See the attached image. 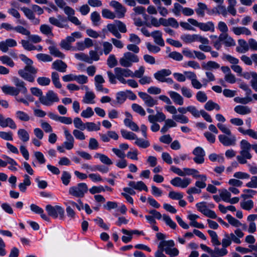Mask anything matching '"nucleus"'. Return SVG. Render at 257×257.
Segmentation results:
<instances>
[{"instance_id":"f257e3e1","label":"nucleus","mask_w":257,"mask_h":257,"mask_svg":"<svg viewBox=\"0 0 257 257\" xmlns=\"http://www.w3.org/2000/svg\"><path fill=\"white\" fill-rule=\"evenodd\" d=\"M19 57L26 65L24 69L19 70L18 72V74L24 80L30 82H33L35 81L38 69L32 65L33 63V61L26 55L20 54Z\"/></svg>"},{"instance_id":"f03ea898","label":"nucleus","mask_w":257,"mask_h":257,"mask_svg":"<svg viewBox=\"0 0 257 257\" xmlns=\"http://www.w3.org/2000/svg\"><path fill=\"white\" fill-rule=\"evenodd\" d=\"M19 57L26 65L24 69L19 70L18 72V74L24 80L30 82H33L35 81L38 69L32 65L33 63V61L26 55L20 54Z\"/></svg>"},{"instance_id":"7ed1b4c3","label":"nucleus","mask_w":257,"mask_h":257,"mask_svg":"<svg viewBox=\"0 0 257 257\" xmlns=\"http://www.w3.org/2000/svg\"><path fill=\"white\" fill-rule=\"evenodd\" d=\"M13 82L15 87L9 85H4L2 87V90L6 94L17 96L21 92L26 94L28 92L27 88L26 87L25 82L17 77L13 78Z\"/></svg>"},{"instance_id":"20e7f679","label":"nucleus","mask_w":257,"mask_h":257,"mask_svg":"<svg viewBox=\"0 0 257 257\" xmlns=\"http://www.w3.org/2000/svg\"><path fill=\"white\" fill-rule=\"evenodd\" d=\"M175 242L173 240L161 241L158 245V249L155 253V257H166L163 253L165 251L168 255H178L179 251L177 248L174 247Z\"/></svg>"},{"instance_id":"39448f33","label":"nucleus","mask_w":257,"mask_h":257,"mask_svg":"<svg viewBox=\"0 0 257 257\" xmlns=\"http://www.w3.org/2000/svg\"><path fill=\"white\" fill-rule=\"evenodd\" d=\"M88 190L87 185L85 183H80L69 189V194L77 198H83Z\"/></svg>"},{"instance_id":"423d86ee","label":"nucleus","mask_w":257,"mask_h":257,"mask_svg":"<svg viewBox=\"0 0 257 257\" xmlns=\"http://www.w3.org/2000/svg\"><path fill=\"white\" fill-rule=\"evenodd\" d=\"M46 210L48 215L54 218L59 217L61 220H64L65 218L64 209L59 205H47L46 206Z\"/></svg>"},{"instance_id":"0eeeda50","label":"nucleus","mask_w":257,"mask_h":257,"mask_svg":"<svg viewBox=\"0 0 257 257\" xmlns=\"http://www.w3.org/2000/svg\"><path fill=\"white\" fill-rule=\"evenodd\" d=\"M139 61V58L138 56L130 52L124 53L119 61L120 65L125 68L130 67L133 63Z\"/></svg>"},{"instance_id":"6e6552de","label":"nucleus","mask_w":257,"mask_h":257,"mask_svg":"<svg viewBox=\"0 0 257 257\" xmlns=\"http://www.w3.org/2000/svg\"><path fill=\"white\" fill-rule=\"evenodd\" d=\"M40 102L46 106H51L54 103L59 101V98L57 94L53 90H49L45 96H43L39 98Z\"/></svg>"},{"instance_id":"1a4fd4ad","label":"nucleus","mask_w":257,"mask_h":257,"mask_svg":"<svg viewBox=\"0 0 257 257\" xmlns=\"http://www.w3.org/2000/svg\"><path fill=\"white\" fill-rule=\"evenodd\" d=\"M180 38L185 43L198 41L203 44L208 45L209 44V40L207 38L197 34H183L181 36Z\"/></svg>"},{"instance_id":"9d476101","label":"nucleus","mask_w":257,"mask_h":257,"mask_svg":"<svg viewBox=\"0 0 257 257\" xmlns=\"http://www.w3.org/2000/svg\"><path fill=\"white\" fill-rule=\"evenodd\" d=\"M2 29L7 31H14L23 35H29L30 34V31L29 30L20 25L14 27L11 24L3 23L0 25V29Z\"/></svg>"},{"instance_id":"9b49d317","label":"nucleus","mask_w":257,"mask_h":257,"mask_svg":"<svg viewBox=\"0 0 257 257\" xmlns=\"http://www.w3.org/2000/svg\"><path fill=\"white\" fill-rule=\"evenodd\" d=\"M188 21L192 25L198 27L201 30L205 32L210 31L213 32L215 30L214 24L212 22H208L206 23H199L193 19H189Z\"/></svg>"},{"instance_id":"f8f14e48","label":"nucleus","mask_w":257,"mask_h":257,"mask_svg":"<svg viewBox=\"0 0 257 257\" xmlns=\"http://www.w3.org/2000/svg\"><path fill=\"white\" fill-rule=\"evenodd\" d=\"M114 71L116 79L121 83L125 82V79L124 77H132L133 75V71L127 68L116 67Z\"/></svg>"},{"instance_id":"ddd939ff","label":"nucleus","mask_w":257,"mask_h":257,"mask_svg":"<svg viewBox=\"0 0 257 257\" xmlns=\"http://www.w3.org/2000/svg\"><path fill=\"white\" fill-rule=\"evenodd\" d=\"M109 5L114 9L116 17L120 19L124 17L126 9L121 4L117 1H112Z\"/></svg>"},{"instance_id":"4468645a","label":"nucleus","mask_w":257,"mask_h":257,"mask_svg":"<svg viewBox=\"0 0 257 257\" xmlns=\"http://www.w3.org/2000/svg\"><path fill=\"white\" fill-rule=\"evenodd\" d=\"M57 18L58 19L55 18V17H50L49 19V22L52 25L58 28H68L69 26L68 24H66L67 21L66 18L60 15L57 16Z\"/></svg>"},{"instance_id":"2eb2a0df","label":"nucleus","mask_w":257,"mask_h":257,"mask_svg":"<svg viewBox=\"0 0 257 257\" xmlns=\"http://www.w3.org/2000/svg\"><path fill=\"white\" fill-rule=\"evenodd\" d=\"M191 182V180L189 178H184L182 179L180 177H176L172 179L170 181L171 184L177 187L182 188H186Z\"/></svg>"},{"instance_id":"dca6fc26","label":"nucleus","mask_w":257,"mask_h":257,"mask_svg":"<svg viewBox=\"0 0 257 257\" xmlns=\"http://www.w3.org/2000/svg\"><path fill=\"white\" fill-rule=\"evenodd\" d=\"M138 95L147 107H151L158 104V100L146 92H139Z\"/></svg>"},{"instance_id":"f3484780","label":"nucleus","mask_w":257,"mask_h":257,"mask_svg":"<svg viewBox=\"0 0 257 257\" xmlns=\"http://www.w3.org/2000/svg\"><path fill=\"white\" fill-rule=\"evenodd\" d=\"M192 153L195 156L193 160L196 164H201L204 162L205 152L201 147H197L195 148Z\"/></svg>"},{"instance_id":"a211bd4d","label":"nucleus","mask_w":257,"mask_h":257,"mask_svg":"<svg viewBox=\"0 0 257 257\" xmlns=\"http://www.w3.org/2000/svg\"><path fill=\"white\" fill-rule=\"evenodd\" d=\"M220 142L225 146H234L235 145L236 138L234 136H226L224 135L218 136Z\"/></svg>"},{"instance_id":"6ab92c4d","label":"nucleus","mask_w":257,"mask_h":257,"mask_svg":"<svg viewBox=\"0 0 257 257\" xmlns=\"http://www.w3.org/2000/svg\"><path fill=\"white\" fill-rule=\"evenodd\" d=\"M0 126L3 127H9L12 129H16L17 125L14 121L10 117L5 118L0 113Z\"/></svg>"},{"instance_id":"aec40b11","label":"nucleus","mask_w":257,"mask_h":257,"mask_svg":"<svg viewBox=\"0 0 257 257\" xmlns=\"http://www.w3.org/2000/svg\"><path fill=\"white\" fill-rule=\"evenodd\" d=\"M220 41L222 42L225 47H232L235 45V42L234 39L229 36L227 33H221L218 37Z\"/></svg>"},{"instance_id":"412c9836","label":"nucleus","mask_w":257,"mask_h":257,"mask_svg":"<svg viewBox=\"0 0 257 257\" xmlns=\"http://www.w3.org/2000/svg\"><path fill=\"white\" fill-rule=\"evenodd\" d=\"M17 43L16 41L13 39H7L5 41L1 42V50L4 53H6L9 50V47H15L17 46Z\"/></svg>"},{"instance_id":"4be33fe9","label":"nucleus","mask_w":257,"mask_h":257,"mask_svg":"<svg viewBox=\"0 0 257 257\" xmlns=\"http://www.w3.org/2000/svg\"><path fill=\"white\" fill-rule=\"evenodd\" d=\"M48 116L51 119L60 121L64 124H70L72 123V119L70 117L59 116L53 112H49Z\"/></svg>"},{"instance_id":"5701e85b","label":"nucleus","mask_w":257,"mask_h":257,"mask_svg":"<svg viewBox=\"0 0 257 257\" xmlns=\"http://www.w3.org/2000/svg\"><path fill=\"white\" fill-rule=\"evenodd\" d=\"M67 68V64L61 60H56L52 64V68L60 72H65Z\"/></svg>"},{"instance_id":"b1692460","label":"nucleus","mask_w":257,"mask_h":257,"mask_svg":"<svg viewBox=\"0 0 257 257\" xmlns=\"http://www.w3.org/2000/svg\"><path fill=\"white\" fill-rule=\"evenodd\" d=\"M151 36L153 38L155 43L161 47L165 46V42L162 38V33L159 30L152 32Z\"/></svg>"},{"instance_id":"393cba45","label":"nucleus","mask_w":257,"mask_h":257,"mask_svg":"<svg viewBox=\"0 0 257 257\" xmlns=\"http://www.w3.org/2000/svg\"><path fill=\"white\" fill-rule=\"evenodd\" d=\"M171 74V71L169 69H162L154 74V77L158 81L164 82L165 77Z\"/></svg>"},{"instance_id":"a878e982","label":"nucleus","mask_w":257,"mask_h":257,"mask_svg":"<svg viewBox=\"0 0 257 257\" xmlns=\"http://www.w3.org/2000/svg\"><path fill=\"white\" fill-rule=\"evenodd\" d=\"M166 115L162 112H157L156 114H150L148 116V120L150 122H162L165 120Z\"/></svg>"},{"instance_id":"bb28decb","label":"nucleus","mask_w":257,"mask_h":257,"mask_svg":"<svg viewBox=\"0 0 257 257\" xmlns=\"http://www.w3.org/2000/svg\"><path fill=\"white\" fill-rule=\"evenodd\" d=\"M162 25L165 27L171 26L174 28L179 27V24L177 20L174 18H169L168 19L161 18Z\"/></svg>"},{"instance_id":"cd10ccee","label":"nucleus","mask_w":257,"mask_h":257,"mask_svg":"<svg viewBox=\"0 0 257 257\" xmlns=\"http://www.w3.org/2000/svg\"><path fill=\"white\" fill-rule=\"evenodd\" d=\"M30 209L35 213L40 214L41 218L44 220L47 221H50V218L45 214L44 213L43 209L38 205L35 204H32L30 205Z\"/></svg>"},{"instance_id":"c85d7f7f","label":"nucleus","mask_w":257,"mask_h":257,"mask_svg":"<svg viewBox=\"0 0 257 257\" xmlns=\"http://www.w3.org/2000/svg\"><path fill=\"white\" fill-rule=\"evenodd\" d=\"M233 33L237 36L240 35H245L250 36L251 34L250 31L247 28L244 27H234L232 28Z\"/></svg>"},{"instance_id":"c756f323","label":"nucleus","mask_w":257,"mask_h":257,"mask_svg":"<svg viewBox=\"0 0 257 257\" xmlns=\"http://www.w3.org/2000/svg\"><path fill=\"white\" fill-rule=\"evenodd\" d=\"M169 95L174 102L179 105H182L184 103V99L182 96L178 93L175 91H169Z\"/></svg>"},{"instance_id":"7c9ffc66","label":"nucleus","mask_w":257,"mask_h":257,"mask_svg":"<svg viewBox=\"0 0 257 257\" xmlns=\"http://www.w3.org/2000/svg\"><path fill=\"white\" fill-rule=\"evenodd\" d=\"M239 46L236 47V51L239 53H245L249 50V45L247 42L243 39L238 40Z\"/></svg>"},{"instance_id":"2f4dec72","label":"nucleus","mask_w":257,"mask_h":257,"mask_svg":"<svg viewBox=\"0 0 257 257\" xmlns=\"http://www.w3.org/2000/svg\"><path fill=\"white\" fill-rule=\"evenodd\" d=\"M128 185L133 188L139 191H142L143 190L147 192L148 191L147 186L143 181H141L137 182L131 181L129 182Z\"/></svg>"},{"instance_id":"473e14b6","label":"nucleus","mask_w":257,"mask_h":257,"mask_svg":"<svg viewBox=\"0 0 257 257\" xmlns=\"http://www.w3.org/2000/svg\"><path fill=\"white\" fill-rule=\"evenodd\" d=\"M224 1L222 3H217L218 5L212 10L213 13L217 15H222L224 17L227 16V10L225 6L223 5Z\"/></svg>"},{"instance_id":"72a5a7b5","label":"nucleus","mask_w":257,"mask_h":257,"mask_svg":"<svg viewBox=\"0 0 257 257\" xmlns=\"http://www.w3.org/2000/svg\"><path fill=\"white\" fill-rule=\"evenodd\" d=\"M85 88L86 90V92L84 97H83V102L87 104L93 103L94 102L93 101V100L95 97L94 93L92 91H89V88L87 86H85Z\"/></svg>"},{"instance_id":"f704fd0d","label":"nucleus","mask_w":257,"mask_h":257,"mask_svg":"<svg viewBox=\"0 0 257 257\" xmlns=\"http://www.w3.org/2000/svg\"><path fill=\"white\" fill-rule=\"evenodd\" d=\"M195 178L200 179L201 181H197L195 182V186L198 188V189H203L206 187V184L205 181L207 180V177L205 175H198V176H195Z\"/></svg>"},{"instance_id":"c9c22d12","label":"nucleus","mask_w":257,"mask_h":257,"mask_svg":"<svg viewBox=\"0 0 257 257\" xmlns=\"http://www.w3.org/2000/svg\"><path fill=\"white\" fill-rule=\"evenodd\" d=\"M49 52L51 55L54 57L63 59L65 58V55L62 53L56 46V45H51L48 47Z\"/></svg>"},{"instance_id":"e433bc0d","label":"nucleus","mask_w":257,"mask_h":257,"mask_svg":"<svg viewBox=\"0 0 257 257\" xmlns=\"http://www.w3.org/2000/svg\"><path fill=\"white\" fill-rule=\"evenodd\" d=\"M220 67L219 64L216 62L209 61L207 63L203 62L202 64V68L205 70H210L212 69H217Z\"/></svg>"},{"instance_id":"4c0bfd02","label":"nucleus","mask_w":257,"mask_h":257,"mask_svg":"<svg viewBox=\"0 0 257 257\" xmlns=\"http://www.w3.org/2000/svg\"><path fill=\"white\" fill-rule=\"evenodd\" d=\"M234 110L235 112L241 115L247 114L251 112L250 109L247 106L244 105H237Z\"/></svg>"},{"instance_id":"58836bf2","label":"nucleus","mask_w":257,"mask_h":257,"mask_svg":"<svg viewBox=\"0 0 257 257\" xmlns=\"http://www.w3.org/2000/svg\"><path fill=\"white\" fill-rule=\"evenodd\" d=\"M94 158H99L101 163L107 165H110L113 164L112 161L107 156L102 154L96 153Z\"/></svg>"},{"instance_id":"ea45409f","label":"nucleus","mask_w":257,"mask_h":257,"mask_svg":"<svg viewBox=\"0 0 257 257\" xmlns=\"http://www.w3.org/2000/svg\"><path fill=\"white\" fill-rule=\"evenodd\" d=\"M51 78L55 87L57 88H61L62 84L60 82L59 74L55 71L52 72Z\"/></svg>"},{"instance_id":"a19ab883","label":"nucleus","mask_w":257,"mask_h":257,"mask_svg":"<svg viewBox=\"0 0 257 257\" xmlns=\"http://www.w3.org/2000/svg\"><path fill=\"white\" fill-rule=\"evenodd\" d=\"M204 108L208 111H211L214 109L216 110H219L220 109V106L217 103L214 102L212 100L208 101L204 105Z\"/></svg>"},{"instance_id":"79ce46f5","label":"nucleus","mask_w":257,"mask_h":257,"mask_svg":"<svg viewBox=\"0 0 257 257\" xmlns=\"http://www.w3.org/2000/svg\"><path fill=\"white\" fill-rule=\"evenodd\" d=\"M198 8L195 9L197 15L201 17H203L205 15V11L207 9V6L203 3H198Z\"/></svg>"},{"instance_id":"37998d69","label":"nucleus","mask_w":257,"mask_h":257,"mask_svg":"<svg viewBox=\"0 0 257 257\" xmlns=\"http://www.w3.org/2000/svg\"><path fill=\"white\" fill-rule=\"evenodd\" d=\"M18 135L20 139L24 142H27L29 140V133L25 129H19L18 131Z\"/></svg>"},{"instance_id":"c03bdc74","label":"nucleus","mask_w":257,"mask_h":257,"mask_svg":"<svg viewBox=\"0 0 257 257\" xmlns=\"http://www.w3.org/2000/svg\"><path fill=\"white\" fill-rule=\"evenodd\" d=\"M207 232L211 238V242L213 245L218 246L221 244L216 232L211 230H208Z\"/></svg>"},{"instance_id":"a18cd8bd","label":"nucleus","mask_w":257,"mask_h":257,"mask_svg":"<svg viewBox=\"0 0 257 257\" xmlns=\"http://www.w3.org/2000/svg\"><path fill=\"white\" fill-rule=\"evenodd\" d=\"M207 232L211 238V242L213 245L218 246L221 244L216 232L211 230H208Z\"/></svg>"},{"instance_id":"49530a36","label":"nucleus","mask_w":257,"mask_h":257,"mask_svg":"<svg viewBox=\"0 0 257 257\" xmlns=\"http://www.w3.org/2000/svg\"><path fill=\"white\" fill-rule=\"evenodd\" d=\"M82 37V34L79 32H75L72 33L70 36H68L65 39L68 42L71 44L76 41V39L81 38Z\"/></svg>"},{"instance_id":"de8ad7c7","label":"nucleus","mask_w":257,"mask_h":257,"mask_svg":"<svg viewBox=\"0 0 257 257\" xmlns=\"http://www.w3.org/2000/svg\"><path fill=\"white\" fill-rule=\"evenodd\" d=\"M163 220L165 222V223L172 229H175L176 228V223L172 220L169 216L166 214H163Z\"/></svg>"},{"instance_id":"09e8293b","label":"nucleus","mask_w":257,"mask_h":257,"mask_svg":"<svg viewBox=\"0 0 257 257\" xmlns=\"http://www.w3.org/2000/svg\"><path fill=\"white\" fill-rule=\"evenodd\" d=\"M120 133L122 137L125 139L133 140L137 139V135L133 132L121 130Z\"/></svg>"},{"instance_id":"8fccbe9b","label":"nucleus","mask_w":257,"mask_h":257,"mask_svg":"<svg viewBox=\"0 0 257 257\" xmlns=\"http://www.w3.org/2000/svg\"><path fill=\"white\" fill-rule=\"evenodd\" d=\"M0 61L3 64H6L11 67H13L15 66L13 60L7 55L0 56Z\"/></svg>"},{"instance_id":"3c124183","label":"nucleus","mask_w":257,"mask_h":257,"mask_svg":"<svg viewBox=\"0 0 257 257\" xmlns=\"http://www.w3.org/2000/svg\"><path fill=\"white\" fill-rule=\"evenodd\" d=\"M71 178V175L70 173L65 171L62 172L61 179L64 185L67 186L69 184Z\"/></svg>"},{"instance_id":"603ef678","label":"nucleus","mask_w":257,"mask_h":257,"mask_svg":"<svg viewBox=\"0 0 257 257\" xmlns=\"http://www.w3.org/2000/svg\"><path fill=\"white\" fill-rule=\"evenodd\" d=\"M132 108L135 112L139 114L140 115L144 116L146 113L143 107L137 103H133L132 105Z\"/></svg>"},{"instance_id":"864d4df0","label":"nucleus","mask_w":257,"mask_h":257,"mask_svg":"<svg viewBox=\"0 0 257 257\" xmlns=\"http://www.w3.org/2000/svg\"><path fill=\"white\" fill-rule=\"evenodd\" d=\"M90 19L93 25L97 26L99 24L101 17L97 12H93L91 14Z\"/></svg>"},{"instance_id":"5fc2aeb1","label":"nucleus","mask_w":257,"mask_h":257,"mask_svg":"<svg viewBox=\"0 0 257 257\" xmlns=\"http://www.w3.org/2000/svg\"><path fill=\"white\" fill-rule=\"evenodd\" d=\"M136 141L135 144L142 148H147L149 147L150 145L149 142L147 140H144L141 138H138L137 137V139H135Z\"/></svg>"},{"instance_id":"6e6d98bb","label":"nucleus","mask_w":257,"mask_h":257,"mask_svg":"<svg viewBox=\"0 0 257 257\" xmlns=\"http://www.w3.org/2000/svg\"><path fill=\"white\" fill-rule=\"evenodd\" d=\"M16 116L21 121H27L30 119V117L27 113L21 110L16 112Z\"/></svg>"},{"instance_id":"4d7b16f0","label":"nucleus","mask_w":257,"mask_h":257,"mask_svg":"<svg viewBox=\"0 0 257 257\" xmlns=\"http://www.w3.org/2000/svg\"><path fill=\"white\" fill-rule=\"evenodd\" d=\"M40 30L42 33L46 35L53 36L52 28L47 25H42L40 27Z\"/></svg>"},{"instance_id":"13d9d810","label":"nucleus","mask_w":257,"mask_h":257,"mask_svg":"<svg viewBox=\"0 0 257 257\" xmlns=\"http://www.w3.org/2000/svg\"><path fill=\"white\" fill-rule=\"evenodd\" d=\"M172 118L177 122L181 123H187L189 122V118L183 114L173 115Z\"/></svg>"},{"instance_id":"bf43d9fd","label":"nucleus","mask_w":257,"mask_h":257,"mask_svg":"<svg viewBox=\"0 0 257 257\" xmlns=\"http://www.w3.org/2000/svg\"><path fill=\"white\" fill-rule=\"evenodd\" d=\"M98 125L97 126L96 124L92 122H87L85 123V129L86 128L88 131H97L100 130L99 125L100 122H98Z\"/></svg>"},{"instance_id":"052dcab7","label":"nucleus","mask_w":257,"mask_h":257,"mask_svg":"<svg viewBox=\"0 0 257 257\" xmlns=\"http://www.w3.org/2000/svg\"><path fill=\"white\" fill-rule=\"evenodd\" d=\"M36 57L39 61L44 62H51L53 60L52 57L47 54L39 53L36 55Z\"/></svg>"},{"instance_id":"680f3d73","label":"nucleus","mask_w":257,"mask_h":257,"mask_svg":"<svg viewBox=\"0 0 257 257\" xmlns=\"http://www.w3.org/2000/svg\"><path fill=\"white\" fill-rule=\"evenodd\" d=\"M209 159L212 162L217 161L218 163H222L224 162V158L222 155H218L215 153L209 155Z\"/></svg>"},{"instance_id":"e2e57ef3","label":"nucleus","mask_w":257,"mask_h":257,"mask_svg":"<svg viewBox=\"0 0 257 257\" xmlns=\"http://www.w3.org/2000/svg\"><path fill=\"white\" fill-rule=\"evenodd\" d=\"M103 18L109 19H114L116 17L115 13L107 9H104L101 12Z\"/></svg>"},{"instance_id":"0e129e2a","label":"nucleus","mask_w":257,"mask_h":257,"mask_svg":"<svg viewBox=\"0 0 257 257\" xmlns=\"http://www.w3.org/2000/svg\"><path fill=\"white\" fill-rule=\"evenodd\" d=\"M127 97L126 92L120 91L116 93V102L119 104L123 103Z\"/></svg>"},{"instance_id":"69168bd1","label":"nucleus","mask_w":257,"mask_h":257,"mask_svg":"<svg viewBox=\"0 0 257 257\" xmlns=\"http://www.w3.org/2000/svg\"><path fill=\"white\" fill-rule=\"evenodd\" d=\"M240 204L241 207L246 210H250L253 207V202L251 200L242 201Z\"/></svg>"},{"instance_id":"338daca9","label":"nucleus","mask_w":257,"mask_h":257,"mask_svg":"<svg viewBox=\"0 0 257 257\" xmlns=\"http://www.w3.org/2000/svg\"><path fill=\"white\" fill-rule=\"evenodd\" d=\"M21 43L23 48L27 51H32L36 49V47L32 44H31L27 40H22L21 41Z\"/></svg>"},{"instance_id":"774afa93","label":"nucleus","mask_w":257,"mask_h":257,"mask_svg":"<svg viewBox=\"0 0 257 257\" xmlns=\"http://www.w3.org/2000/svg\"><path fill=\"white\" fill-rule=\"evenodd\" d=\"M74 126L77 129L83 131L85 129V123L79 117H75L73 120Z\"/></svg>"}]
</instances>
